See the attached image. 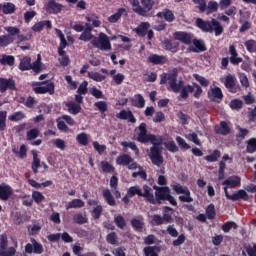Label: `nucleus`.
<instances>
[{
	"label": "nucleus",
	"instance_id": "20e7f679",
	"mask_svg": "<svg viewBox=\"0 0 256 256\" xmlns=\"http://www.w3.org/2000/svg\"><path fill=\"white\" fill-rule=\"evenodd\" d=\"M151 191V187L147 185L143 186V190H141V187L139 186H132L127 191V197L132 198L135 197V195H138V197L147 198V201H149V203H152V205H157V200H155V196Z\"/></svg>",
	"mask_w": 256,
	"mask_h": 256
},
{
	"label": "nucleus",
	"instance_id": "7ed1b4c3",
	"mask_svg": "<svg viewBox=\"0 0 256 256\" xmlns=\"http://www.w3.org/2000/svg\"><path fill=\"white\" fill-rule=\"evenodd\" d=\"M196 27L204 33H215L216 37L223 34V26L217 19L213 18L211 21H205L201 18L196 19Z\"/></svg>",
	"mask_w": 256,
	"mask_h": 256
},
{
	"label": "nucleus",
	"instance_id": "680f3d73",
	"mask_svg": "<svg viewBox=\"0 0 256 256\" xmlns=\"http://www.w3.org/2000/svg\"><path fill=\"white\" fill-rule=\"evenodd\" d=\"M247 152L248 153H255L256 151V138H251L247 142Z\"/></svg>",
	"mask_w": 256,
	"mask_h": 256
},
{
	"label": "nucleus",
	"instance_id": "13d9d810",
	"mask_svg": "<svg viewBox=\"0 0 256 256\" xmlns=\"http://www.w3.org/2000/svg\"><path fill=\"white\" fill-rule=\"evenodd\" d=\"M185 137L188 139V141H192V143L201 147V141L199 140L197 133L195 132L189 133V134H186Z\"/></svg>",
	"mask_w": 256,
	"mask_h": 256
},
{
	"label": "nucleus",
	"instance_id": "a211bd4d",
	"mask_svg": "<svg viewBox=\"0 0 256 256\" xmlns=\"http://www.w3.org/2000/svg\"><path fill=\"white\" fill-rule=\"evenodd\" d=\"M7 89L15 90V80L13 79H5L0 78V91L1 93H5Z\"/></svg>",
	"mask_w": 256,
	"mask_h": 256
},
{
	"label": "nucleus",
	"instance_id": "bf43d9fd",
	"mask_svg": "<svg viewBox=\"0 0 256 256\" xmlns=\"http://www.w3.org/2000/svg\"><path fill=\"white\" fill-rule=\"evenodd\" d=\"M166 149L170 151V153H177L179 151V147L175 144V141H169L164 143Z\"/></svg>",
	"mask_w": 256,
	"mask_h": 256
},
{
	"label": "nucleus",
	"instance_id": "f257e3e1",
	"mask_svg": "<svg viewBox=\"0 0 256 256\" xmlns=\"http://www.w3.org/2000/svg\"><path fill=\"white\" fill-rule=\"evenodd\" d=\"M178 75L179 70L177 68H173L168 73H163L160 76V85H165L168 81L173 93H180V99H189V93H193V86L185 85V81L181 78L177 80Z\"/></svg>",
	"mask_w": 256,
	"mask_h": 256
},
{
	"label": "nucleus",
	"instance_id": "9b49d317",
	"mask_svg": "<svg viewBox=\"0 0 256 256\" xmlns=\"http://www.w3.org/2000/svg\"><path fill=\"white\" fill-rule=\"evenodd\" d=\"M148 157L152 161L153 165L157 167H161L163 165V156L161 155V149H157V147H150V153Z\"/></svg>",
	"mask_w": 256,
	"mask_h": 256
},
{
	"label": "nucleus",
	"instance_id": "f03ea898",
	"mask_svg": "<svg viewBox=\"0 0 256 256\" xmlns=\"http://www.w3.org/2000/svg\"><path fill=\"white\" fill-rule=\"evenodd\" d=\"M140 131L138 133L137 141L139 143H151L156 149H161V145H163V136H155L153 134L147 133V124L141 123L138 127Z\"/></svg>",
	"mask_w": 256,
	"mask_h": 256
},
{
	"label": "nucleus",
	"instance_id": "dca6fc26",
	"mask_svg": "<svg viewBox=\"0 0 256 256\" xmlns=\"http://www.w3.org/2000/svg\"><path fill=\"white\" fill-rule=\"evenodd\" d=\"M229 54L230 63L232 65H239V63H243V58L239 57V53H237V48H235V45L229 46Z\"/></svg>",
	"mask_w": 256,
	"mask_h": 256
},
{
	"label": "nucleus",
	"instance_id": "393cba45",
	"mask_svg": "<svg viewBox=\"0 0 256 256\" xmlns=\"http://www.w3.org/2000/svg\"><path fill=\"white\" fill-rule=\"evenodd\" d=\"M19 69L21 71H29L32 69L33 71V63L31 64V57L25 56L22 58L19 64Z\"/></svg>",
	"mask_w": 256,
	"mask_h": 256
},
{
	"label": "nucleus",
	"instance_id": "09e8293b",
	"mask_svg": "<svg viewBox=\"0 0 256 256\" xmlns=\"http://www.w3.org/2000/svg\"><path fill=\"white\" fill-rule=\"evenodd\" d=\"M32 200L35 201L37 205H39L45 201V196L39 191H34L32 192Z\"/></svg>",
	"mask_w": 256,
	"mask_h": 256
},
{
	"label": "nucleus",
	"instance_id": "4d7b16f0",
	"mask_svg": "<svg viewBox=\"0 0 256 256\" xmlns=\"http://www.w3.org/2000/svg\"><path fill=\"white\" fill-rule=\"evenodd\" d=\"M247 51L249 53H256V41L251 39V40H248L244 43Z\"/></svg>",
	"mask_w": 256,
	"mask_h": 256
},
{
	"label": "nucleus",
	"instance_id": "58836bf2",
	"mask_svg": "<svg viewBox=\"0 0 256 256\" xmlns=\"http://www.w3.org/2000/svg\"><path fill=\"white\" fill-rule=\"evenodd\" d=\"M0 63L1 65H9L10 67H13V65H15V57L2 55V58H0Z\"/></svg>",
	"mask_w": 256,
	"mask_h": 256
},
{
	"label": "nucleus",
	"instance_id": "69168bd1",
	"mask_svg": "<svg viewBox=\"0 0 256 256\" xmlns=\"http://www.w3.org/2000/svg\"><path fill=\"white\" fill-rule=\"evenodd\" d=\"M34 73H41V54L37 55L36 61L33 62Z\"/></svg>",
	"mask_w": 256,
	"mask_h": 256
},
{
	"label": "nucleus",
	"instance_id": "ddd939ff",
	"mask_svg": "<svg viewBox=\"0 0 256 256\" xmlns=\"http://www.w3.org/2000/svg\"><path fill=\"white\" fill-rule=\"evenodd\" d=\"M45 10L50 15H57V13H61V11H63V5L57 3L55 0H50L45 5Z\"/></svg>",
	"mask_w": 256,
	"mask_h": 256
},
{
	"label": "nucleus",
	"instance_id": "4be33fe9",
	"mask_svg": "<svg viewBox=\"0 0 256 256\" xmlns=\"http://www.w3.org/2000/svg\"><path fill=\"white\" fill-rule=\"evenodd\" d=\"M11 193H13V190L9 185L1 184L0 185V199L1 201H7L9 197H11Z\"/></svg>",
	"mask_w": 256,
	"mask_h": 256
},
{
	"label": "nucleus",
	"instance_id": "8fccbe9b",
	"mask_svg": "<svg viewBox=\"0 0 256 256\" xmlns=\"http://www.w3.org/2000/svg\"><path fill=\"white\" fill-rule=\"evenodd\" d=\"M55 32L60 39L59 47H61V49H65V47H67V40L65 39V34H63V32L60 29H55Z\"/></svg>",
	"mask_w": 256,
	"mask_h": 256
},
{
	"label": "nucleus",
	"instance_id": "c756f323",
	"mask_svg": "<svg viewBox=\"0 0 256 256\" xmlns=\"http://www.w3.org/2000/svg\"><path fill=\"white\" fill-rule=\"evenodd\" d=\"M45 26L48 29H51V27H52L51 21L44 20V21L37 22L36 24H34L32 26V31H35L36 33H39L40 31H43V27H45Z\"/></svg>",
	"mask_w": 256,
	"mask_h": 256
},
{
	"label": "nucleus",
	"instance_id": "6e6552de",
	"mask_svg": "<svg viewBox=\"0 0 256 256\" xmlns=\"http://www.w3.org/2000/svg\"><path fill=\"white\" fill-rule=\"evenodd\" d=\"M8 245L7 234H2L0 237V256H13L17 253V241H14V246L7 249Z\"/></svg>",
	"mask_w": 256,
	"mask_h": 256
},
{
	"label": "nucleus",
	"instance_id": "72a5a7b5",
	"mask_svg": "<svg viewBox=\"0 0 256 256\" xmlns=\"http://www.w3.org/2000/svg\"><path fill=\"white\" fill-rule=\"evenodd\" d=\"M163 45H164V49H166L167 51L176 53L177 48L179 47V42H175L173 40H164Z\"/></svg>",
	"mask_w": 256,
	"mask_h": 256
},
{
	"label": "nucleus",
	"instance_id": "f704fd0d",
	"mask_svg": "<svg viewBox=\"0 0 256 256\" xmlns=\"http://www.w3.org/2000/svg\"><path fill=\"white\" fill-rule=\"evenodd\" d=\"M162 219H164L165 223H171V221H173V208L165 206Z\"/></svg>",
	"mask_w": 256,
	"mask_h": 256
},
{
	"label": "nucleus",
	"instance_id": "f8f14e48",
	"mask_svg": "<svg viewBox=\"0 0 256 256\" xmlns=\"http://www.w3.org/2000/svg\"><path fill=\"white\" fill-rule=\"evenodd\" d=\"M42 85L44 86L34 87V92L40 95H43L45 93L53 95L55 93V85L51 81L43 82Z\"/></svg>",
	"mask_w": 256,
	"mask_h": 256
},
{
	"label": "nucleus",
	"instance_id": "f3484780",
	"mask_svg": "<svg viewBox=\"0 0 256 256\" xmlns=\"http://www.w3.org/2000/svg\"><path fill=\"white\" fill-rule=\"evenodd\" d=\"M85 27L86 28L80 35L79 39L80 41H86V42L92 41V39H95V36H93V33H91V31H93V26L90 23H86Z\"/></svg>",
	"mask_w": 256,
	"mask_h": 256
},
{
	"label": "nucleus",
	"instance_id": "de8ad7c7",
	"mask_svg": "<svg viewBox=\"0 0 256 256\" xmlns=\"http://www.w3.org/2000/svg\"><path fill=\"white\" fill-rule=\"evenodd\" d=\"M144 244L145 245H159V238H157L153 234H150L146 238H144Z\"/></svg>",
	"mask_w": 256,
	"mask_h": 256
},
{
	"label": "nucleus",
	"instance_id": "cd10ccee",
	"mask_svg": "<svg viewBox=\"0 0 256 256\" xmlns=\"http://www.w3.org/2000/svg\"><path fill=\"white\" fill-rule=\"evenodd\" d=\"M123 15H127V10L125 8H119L115 14L108 17V21L109 23H117Z\"/></svg>",
	"mask_w": 256,
	"mask_h": 256
},
{
	"label": "nucleus",
	"instance_id": "603ef678",
	"mask_svg": "<svg viewBox=\"0 0 256 256\" xmlns=\"http://www.w3.org/2000/svg\"><path fill=\"white\" fill-rule=\"evenodd\" d=\"M39 137V129L33 128L29 130L26 134L27 141H33V139H37Z\"/></svg>",
	"mask_w": 256,
	"mask_h": 256
},
{
	"label": "nucleus",
	"instance_id": "338daca9",
	"mask_svg": "<svg viewBox=\"0 0 256 256\" xmlns=\"http://www.w3.org/2000/svg\"><path fill=\"white\" fill-rule=\"evenodd\" d=\"M151 223L154 226H159V225H163V223H165V220L160 215H154L152 216Z\"/></svg>",
	"mask_w": 256,
	"mask_h": 256
},
{
	"label": "nucleus",
	"instance_id": "423d86ee",
	"mask_svg": "<svg viewBox=\"0 0 256 256\" xmlns=\"http://www.w3.org/2000/svg\"><path fill=\"white\" fill-rule=\"evenodd\" d=\"M156 203H161V201H169L171 205L177 207V200L175 197L171 196V189L169 187H161L156 189Z\"/></svg>",
	"mask_w": 256,
	"mask_h": 256
},
{
	"label": "nucleus",
	"instance_id": "b1692460",
	"mask_svg": "<svg viewBox=\"0 0 256 256\" xmlns=\"http://www.w3.org/2000/svg\"><path fill=\"white\" fill-rule=\"evenodd\" d=\"M66 107L70 115H79V113H81V104H78L77 102H67Z\"/></svg>",
	"mask_w": 256,
	"mask_h": 256
},
{
	"label": "nucleus",
	"instance_id": "864d4df0",
	"mask_svg": "<svg viewBox=\"0 0 256 256\" xmlns=\"http://www.w3.org/2000/svg\"><path fill=\"white\" fill-rule=\"evenodd\" d=\"M166 232L168 233V235H170V237H179V231L175 227V224L168 225L166 228Z\"/></svg>",
	"mask_w": 256,
	"mask_h": 256
},
{
	"label": "nucleus",
	"instance_id": "5701e85b",
	"mask_svg": "<svg viewBox=\"0 0 256 256\" xmlns=\"http://www.w3.org/2000/svg\"><path fill=\"white\" fill-rule=\"evenodd\" d=\"M117 118L127 120L129 123H137V119H135L131 111L122 110L117 114Z\"/></svg>",
	"mask_w": 256,
	"mask_h": 256
},
{
	"label": "nucleus",
	"instance_id": "a19ab883",
	"mask_svg": "<svg viewBox=\"0 0 256 256\" xmlns=\"http://www.w3.org/2000/svg\"><path fill=\"white\" fill-rule=\"evenodd\" d=\"M219 9V3L215 1L208 2V5H206V13L207 15H211V13H216Z\"/></svg>",
	"mask_w": 256,
	"mask_h": 256
},
{
	"label": "nucleus",
	"instance_id": "39448f33",
	"mask_svg": "<svg viewBox=\"0 0 256 256\" xmlns=\"http://www.w3.org/2000/svg\"><path fill=\"white\" fill-rule=\"evenodd\" d=\"M132 10L141 17H147V13L153 9L155 0H131Z\"/></svg>",
	"mask_w": 256,
	"mask_h": 256
},
{
	"label": "nucleus",
	"instance_id": "c03bdc74",
	"mask_svg": "<svg viewBox=\"0 0 256 256\" xmlns=\"http://www.w3.org/2000/svg\"><path fill=\"white\" fill-rule=\"evenodd\" d=\"M86 21V23H89L90 25L92 23V27H101V21L96 15L87 16Z\"/></svg>",
	"mask_w": 256,
	"mask_h": 256
},
{
	"label": "nucleus",
	"instance_id": "0e129e2a",
	"mask_svg": "<svg viewBox=\"0 0 256 256\" xmlns=\"http://www.w3.org/2000/svg\"><path fill=\"white\" fill-rule=\"evenodd\" d=\"M134 105L139 109H143V107H145V98H143V95L141 94L136 95V100H134Z\"/></svg>",
	"mask_w": 256,
	"mask_h": 256
},
{
	"label": "nucleus",
	"instance_id": "a878e982",
	"mask_svg": "<svg viewBox=\"0 0 256 256\" xmlns=\"http://www.w3.org/2000/svg\"><path fill=\"white\" fill-rule=\"evenodd\" d=\"M0 11H2L4 15H13V13H15V4L11 2L0 4Z\"/></svg>",
	"mask_w": 256,
	"mask_h": 256
},
{
	"label": "nucleus",
	"instance_id": "e2e57ef3",
	"mask_svg": "<svg viewBox=\"0 0 256 256\" xmlns=\"http://www.w3.org/2000/svg\"><path fill=\"white\" fill-rule=\"evenodd\" d=\"M114 222L116 224V226L118 227V229H125V218H123V216L118 215L116 217H114Z\"/></svg>",
	"mask_w": 256,
	"mask_h": 256
},
{
	"label": "nucleus",
	"instance_id": "774afa93",
	"mask_svg": "<svg viewBox=\"0 0 256 256\" xmlns=\"http://www.w3.org/2000/svg\"><path fill=\"white\" fill-rule=\"evenodd\" d=\"M206 215L208 219H215V205L210 204L206 209Z\"/></svg>",
	"mask_w": 256,
	"mask_h": 256
},
{
	"label": "nucleus",
	"instance_id": "473e14b6",
	"mask_svg": "<svg viewBox=\"0 0 256 256\" xmlns=\"http://www.w3.org/2000/svg\"><path fill=\"white\" fill-rule=\"evenodd\" d=\"M83 207H85V202L81 199H73L66 205L67 211H69V209H81Z\"/></svg>",
	"mask_w": 256,
	"mask_h": 256
},
{
	"label": "nucleus",
	"instance_id": "412c9836",
	"mask_svg": "<svg viewBox=\"0 0 256 256\" xmlns=\"http://www.w3.org/2000/svg\"><path fill=\"white\" fill-rule=\"evenodd\" d=\"M237 81V78L233 74H228L225 78L224 85L226 89H229L231 93H236L235 91V83Z\"/></svg>",
	"mask_w": 256,
	"mask_h": 256
},
{
	"label": "nucleus",
	"instance_id": "bb28decb",
	"mask_svg": "<svg viewBox=\"0 0 256 256\" xmlns=\"http://www.w3.org/2000/svg\"><path fill=\"white\" fill-rule=\"evenodd\" d=\"M151 27L149 22H142L137 28L134 29L138 37H145L147 35V30Z\"/></svg>",
	"mask_w": 256,
	"mask_h": 256
},
{
	"label": "nucleus",
	"instance_id": "0eeeda50",
	"mask_svg": "<svg viewBox=\"0 0 256 256\" xmlns=\"http://www.w3.org/2000/svg\"><path fill=\"white\" fill-rule=\"evenodd\" d=\"M91 45L100 49V51H111L112 49L109 36L103 32L99 33L98 37L92 39Z\"/></svg>",
	"mask_w": 256,
	"mask_h": 256
},
{
	"label": "nucleus",
	"instance_id": "c9c22d12",
	"mask_svg": "<svg viewBox=\"0 0 256 256\" xmlns=\"http://www.w3.org/2000/svg\"><path fill=\"white\" fill-rule=\"evenodd\" d=\"M144 251V256H159V251H161V249L159 248V246H147L143 249Z\"/></svg>",
	"mask_w": 256,
	"mask_h": 256
},
{
	"label": "nucleus",
	"instance_id": "052dcab7",
	"mask_svg": "<svg viewBox=\"0 0 256 256\" xmlns=\"http://www.w3.org/2000/svg\"><path fill=\"white\" fill-rule=\"evenodd\" d=\"M247 135H249V130L243 129L238 126V134L236 136L237 141H239L241 143V141H243V139H245V137H247Z\"/></svg>",
	"mask_w": 256,
	"mask_h": 256
},
{
	"label": "nucleus",
	"instance_id": "37998d69",
	"mask_svg": "<svg viewBox=\"0 0 256 256\" xmlns=\"http://www.w3.org/2000/svg\"><path fill=\"white\" fill-rule=\"evenodd\" d=\"M39 167H41V160L39 159L37 152H33V162H32V166H31L32 171L34 173H37Z\"/></svg>",
	"mask_w": 256,
	"mask_h": 256
},
{
	"label": "nucleus",
	"instance_id": "49530a36",
	"mask_svg": "<svg viewBox=\"0 0 256 256\" xmlns=\"http://www.w3.org/2000/svg\"><path fill=\"white\" fill-rule=\"evenodd\" d=\"M9 121H23L25 119V113L23 111L15 112L14 114L8 116Z\"/></svg>",
	"mask_w": 256,
	"mask_h": 256
},
{
	"label": "nucleus",
	"instance_id": "ea45409f",
	"mask_svg": "<svg viewBox=\"0 0 256 256\" xmlns=\"http://www.w3.org/2000/svg\"><path fill=\"white\" fill-rule=\"evenodd\" d=\"M89 79H92L93 81H96L97 83H101V81H105L107 77L102 75L99 72H88Z\"/></svg>",
	"mask_w": 256,
	"mask_h": 256
},
{
	"label": "nucleus",
	"instance_id": "c85d7f7f",
	"mask_svg": "<svg viewBox=\"0 0 256 256\" xmlns=\"http://www.w3.org/2000/svg\"><path fill=\"white\" fill-rule=\"evenodd\" d=\"M65 48H61V46H59L58 48V55L60 56L58 61L60 63V65H62V67H67V65H69V56H67V54L65 53V50H63Z\"/></svg>",
	"mask_w": 256,
	"mask_h": 256
},
{
	"label": "nucleus",
	"instance_id": "5fc2aeb1",
	"mask_svg": "<svg viewBox=\"0 0 256 256\" xmlns=\"http://www.w3.org/2000/svg\"><path fill=\"white\" fill-rule=\"evenodd\" d=\"M218 157H221V152L219 150H215L212 154L205 156V161H208V163H215Z\"/></svg>",
	"mask_w": 256,
	"mask_h": 256
},
{
	"label": "nucleus",
	"instance_id": "aec40b11",
	"mask_svg": "<svg viewBox=\"0 0 256 256\" xmlns=\"http://www.w3.org/2000/svg\"><path fill=\"white\" fill-rule=\"evenodd\" d=\"M208 97L212 99V101H221V99H223V91L217 86L210 87Z\"/></svg>",
	"mask_w": 256,
	"mask_h": 256
},
{
	"label": "nucleus",
	"instance_id": "a18cd8bd",
	"mask_svg": "<svg viewBox=\"0 0 256 256\" xmlns=\"http://www.w3.org/2000/svg\"><path fill=\"white\" fill-rule=\"evenodd\" d=\"M7 129V111H0V131Z\"/></svg>",
	"mask_w": 256,
	"mask_h": 256
},
{
	"label": "nucleus",
	"instance_id": "4468645a",
	"mask_svg": "<svg viewBox=\"0 0 256 256\" xmlns=\"http://www.w3.org/2000/svg\"><path fill=\"white\" fill-rule=\"evenodd\" d=\"M174 39L181 41L185 45H191L193 43V35L191 33L178 31L174 33Z\"/></svg>",
	"mask_w": 256,
	"mask_h": 256
},
{
	"label": "nucleus",
	"instance_id": "6ab92c4d",
	"mask_svg": "<svg viewBox=\"0 0 256 256\" xmlns=\"http://www.w3.org/2000/svg\"><path fill=\"white\" fill-rule=\"evenodd\" d=\"M226 189H235V187H239L241 185V177L239 176H231L223 182Z\"/></svg>",
	"mask_w": 256,
	"mask_h": 256
},
{
	"label": "nucleus",
	"instance_id": "e433bc0d",
	"mask_svg": "<svg viewBox=\"0 0 256 256\" xmlns=\"http://www.w3.org/2000/svg\"><path fill=\"white\" fill-rule=\"evenodd\" d=\"M215 131L220 135H229L231 129L229 128V125H227V122H222L220 126L215 128Z\"/></svg>",
	"mask_w": 256,
	"mask_h": 256
},
{
	"label": "nucleus",
	"instance_id": "79ce46f5",
	"mask_svg": "<svg viewBox=\"0 0 256 256\" xmlns=\"http://www.w3.org/2000/svg\"><path fill=\"white\" fill-rule=\"evenodd\" d=\"M76 140L80 145L87 147L89 145V135L86 133H80L76 136Z\"/></svg>",
	"mask_w": 256,
	"mask_h": 256
},
{
	"label": "nucleus",
	"instance_id": "9d476101",
	"mask_svg": "<svg viewBox=\"0 0 256 256\" xmlns=\"http://www.w3.org/2000/svg\"><path fill=\"white\" fill-rule=\"evenodd\" d=\"M225 197L230 201H249V194L246 190L240 189L234 194H229L227 187H224Z\"/></svg>",
	"mask_w": 256,
	"mask_h": 256
},
{
	"label": "nucleus",
	"instance_id": "4c0bfd02",
	"mask_svg": "<svg viewBox=\"0 0 256 256\" xmlns=\"http://www.w3.org/2000/svg\"><path fill=\"white\" fill-rule=\"evenodd\" d=\"M103 197L107 201L108 205H110L111 207H115L116 205L115 198H113V194H111L110 190H107V189L104 190Z\"/></svg>",
	"mask_w": 256,
	"mask_h": 256
},
{
	"label": "nucleus",
	"instance_id": "2eb2a0df",
	"mask_svg": "<svg viewBox=\"0 0 256 256\" xmlns=\"http://www.w3.org/2000/svg\"><path fill=\"white\" fill-rule=\"evenodd\" d=\"M193 45L188 47V51L192 53H203V51H207V48L205 47V42L203 40H192Z\"/></svg>",
	"mask_w": 256,
	"mask_h": 256
},
{
	"label": "nucleus",
	"instance_id": "1a4fd4ad",
	"mask_svg": "<svg viewBox=\"0 0 256 256\" xmlns=\"http://www.w3.org/2000/svg\"><path fill=\"white\" fill-rule=\"evenodd\" d=\"M4 29L6 32H8V34L2 35L4 47H7L17 39V36L19 35V33H21V30L14 26H7Z\"/></svg>",
	"mask_w": 256,
	"mask_h": 256
},
{
	"label": "nucleus",
	"instance_id": "2f4dec72",
	"mask_svg": "<svg viewBox=\"0 0 256 256\" xmlns=\"http://www.w3.org/2000/svg\"><path fill=\"white\" fill-rule=\"evenodd\" d=\"M130 163H133L132 157L129 156V154H123L120 155L116 158V164L117 165H122V166H127Z\"/></svg>",
	"mask_w": 256,
	"mask_h": 256
},
{
	"label": "nucleus",
	"instance_id": "7c9ffc66",
	"mask_svg": "<svg viewBox=\"0 0 256 256\" xmlns=\"http://www.w3.org/2000/svg\"><path fill=\"white\" fill-rule=\"evenodd\" d=\"M148 60L150 63H153L154 65H163V63H167V57L160 56L157 54H152L148 57Z\"/></svg>",
	"mask_w": 256,
	"mask_h": 256
},
{
	"label": "nucleus",
	"instance_id": "6e6d98bb",
	"mask_svg": "<svg viewBox=\"0 0 256 256\" xmlns=\"http://www.w3.org/2000/svg\"><path fill=\"white\" fill-rule=\"evenodd\" d=\"M53 145H55V147L61 151H65V149H67V143H65V140L61 138L53 140Z\"/></svg>",
	"mask_w": 256,
	"mask_h": 256
},
{
	"label": "nucleus",
	"instance_id": "3c124183",
	"mask_svg": "<svg viewBox=\"0 0 256 256\" xmlns=\"http://www.w3.org/2000/svg\"><path fill=\"white\" fill-rule=\"evenodd\" d=\"M238 79H239L240 84L242 85V87H245V89H248L250 83H249V78L247 77V74L239 73L238 74Z\"/></svg>",
	"mask_w": 256,
	"mask_h": 256
}]
</instances>
